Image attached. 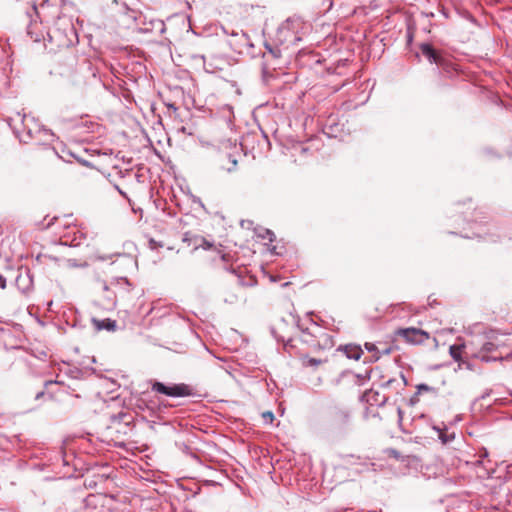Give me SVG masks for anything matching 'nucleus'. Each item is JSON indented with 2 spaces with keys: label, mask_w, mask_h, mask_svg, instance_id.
Returning <instances> with one entry per match:
<instances>
[{
  "label": "nucleus",
  "mask_w": 512,
  "mask_h": 512,
  "mask_svg": "<svg viewBox=\"0 0 512 512\" xmlns=\"http://www.w3.org/2000/svg\"><path fill=\"white\" fill-rule=\"evenodd\" d=\"M395 335L403 338L405 342L413 345L423 344L430 339V334L428 332L415 327L399 328L395 331Z\"/></svg>",
  "instance_id": "obj_1"
},
{
  "label": "nucleus",
  "mask_w": 512,
  "mask_h": 512,
  "mask_svg": "<svg viewBox=\"0 0 512 512\" xmlns=\"http://www.w3.org/2000/svg\"><path fill=\"white\" fill-rule=\"evenodd\" d=\"M152 390L171 397H186L193 394L192 388L184 383L166 386L161 382H154L152 384Z\"/></svg>",
  "instance_id": "obj_2"
},
{
  "label": "nucleus",
  "mask_w": 512,
  "mask_h": 512,
  "mask_svg": "<svg viewBox=\"0 0 512 512\" xmlns=\"http://www.w3.org/2000/svg\"><path fill=\"white\" fill-rule=\"evenodd\" d=\"M114 498L112 496L96 493L89 494L83 501L84 507L88 509H98L108 505Z\"/></svg>",
  "instance_id": "obj_3"
},
{
  "label": "nucleus",
  "mask_w": 512,
  "mask_h": 512,
  "mask_svg": "<svg viewBox=\"0 0 512 512\" xmlns=\"http://www.w3.org/2000/svg\"><path fill=\"white\" fill-rule=\"evenodd\" d=\"M422 54L431 62L437 65H443L442 55L435 50L430 44H422L420 46Z\"/></svg>",
  "instance_id": "obj_4"
},
{
  "label": "nucleus",
  "mask_w": 512,
  "mask_h": 512,
  "mask_svg": "<svg viewBox=\"0 0 512 512\" xmlns=\"http://www.w3.org/2000/svg\"><path fill=\"white\" fill-rule=\"evenodd\" d=\"M344 354L349 358L358 361L362 354L363 350L359 345L348 344L343 347Z\"/></svg>",
  "instance_id": "obj_5"
},
{
  "label": "nucleus",
  "mask_w": 512,
  "mask_h": 512,
  "mask_svg": "<svg viewBox=\"0 0 512 512\" xmlns=\"http://www.w3.org/2000/svg\"><path fill=\"white\" fill-rule=\"evenodd\" d=\"M92 323L97 330L106 329L108 331H115V329H116V321L111 320V319L99 320V319L93 318Z\"/></svg>",
  "instance_id": "obj_6"
},
{
  "label": "nucleus",
  "mask_w": 512,
  "mask_h": 512,
  "mask_svg": "<svg viewBox=\"0 0 512 512\" xmlns=\"http://www.w3.org/2000/svg\"><path fill=\"white\" fill-rule=\"evenodd\" d=\"M465 345L464 344H455L450 346L449 353L450 356L459 363V366H462V363H464L462 359V355L464 353Z\"/></svg>",
  "instance_id": "obj_7"
},
{
  "label": "nucleus",
  "mask_w": 512,
  "mask_h": 512,
  "mask_svg": "<svg viewBox=\"0 0 512 512\" xmlns=\"http://www.w3.org/2000/svg\"><path fill=\"white\" fill-rule=\"evenodd\" d=\"M237 165V160L230 155H226L220 159V167L228 172L232 171Z\"/></svg>",
  "instance_id": "obj_8"
},
{
  "label": "nucleus",
  "mask_w": 512,
  "mask_h": 512,
  "mask_svg": "<svg viewBox=\"0 0 512 512\" xmlns=\"http://www.w3.org/2000/svg\"><path fill=\"white\" fill-rule=\"evenodd\" d=\"M364 347L368 352L372 353L369 358V362H376L380 359V348L378 346L374 343L366 342Z\"/></svg>",
  "instance_id": "obj_9"
},
{
  "label": "nucleus",
  "mask_w": 512,
  "mask_h": 512,
  "mask_svg": "<svg viewBox=\"0 0 512 512\" xmlns=\"http://www.w3.org/2000/svg\"><path fill=\"white\" fill-rule=\"evenodd\" d=\"M324 362H326V360L309 357L307 355L302 357V364L306 367H317Z\"/></svg>",
  "instance_id": "obj_10"
},
{
  "label": "nucleus",
  "mask_w": 512,
  "mask_h": 512,
  "mask_svg": "<svg viewBox=\"0 0 512 512\" xmlns=\"http://www.w3.org/2000/svg\"><path fill=\"white\" fill-rule=\"evenodd\" d=\"M262 417H263V419H264L265 421H267L268 423H272V422H273V420H274V415H273V413H272V412H270V411L264 412V413L262 414Z\"/></svg>",
  "instance_id": "obj_11"
},
{
  "label": "nucleus",
  "mask_w": 512,
  "mask_h": 512,
  "mask_svg": "<svg viewBox=\"0 0 512 512\" xmlns=\"http://www.w3.org/2000/svg\"><path fill=\"white\" fill-rule=\"evenodd\" d=\"M392 352V347L388 345H384L382 348H380V356L381 355H389Z\"/></svg>",
  "instance_id": "obj_12"
},
{
  "label": "nucleus",
  "mask_w": 512,
  "mask_h": 512,
  "mask_svg": "<svg viewBox=\"0 0 512 512\" xmlns=\"http://www.w3.org/2000/svg\"><path fill=\"white\" fill-rule=\"evenodd\" d=\"M46 155L50 158L58 159V154L54 149H46Z\"/></svg>",
  "instance_id": "obj_13"
},
{
  "label": "nucleus",
  "mask_w": 512,
  "mask_h": 512,
  "mask_svg": "<svg viewBox=\"0 0 512 512\" xmlns=\"http://www.w3.org/2000/svg\"><path fill=\"white\" fill-rule=\"evenodd\" d=\"M494 344L491 342H487L483 345V350L486 352H491L494 349Z\"/></svg>",
  "instance_id": "obj_14"
},
{
  "label": "nucleus",
  "mask_w": 512,
  "mask_h": 512,
  "mask_svg": "<svg viewBox=\"0 0 512 512\" xmlns=\"http://www.w3.org/2000/svg\"><path fill=\"white\" fill-rule=\"evenodd\" d=\"M387 453H388L389 457H393V458H396V459L399 458V453L396 450H394V449L388 450Z\"/></svg>",
  "instance_id": "obj_15"
},
{
  "label": "nucleus",
  "mask_w": 512,
  "mask_h": 512,
  "mask_svg": "<svg viewBox=\"0 0 512 512\" xmlns=\"http://www.w3.org/2000/svg\"><path fill=\"white\" fill-rule=\"evenodd\" d=\"M378 392L369 391L365 393V396L367 397V401H370L372 397L378 396Z\"/></svg>",
  "instance_id": "obj_16"
},
{
  "label": "nucleus",
  "mask_w": 512,
  "mask_h": 512,
  "mask_svg": "<svg viewBox=\"0 0 512 512\" xmlns=\"http://www.w3.org/2000/svg\"><path fill=\"white\" fill-rule=\"evenodd\" d=\"M6 288V279L0 274V289Z\"/></svg>",
  "instance_id": "obj_17"
},
{
  "label": "nucleus",
  "mask_w": 512,
  "mask_h": 512,
  "mask_svg": "<svg viewBox=\"0 0 512 512\" xmlns=\"http://www.w3.org/2000/svg\"><path fill=\"white\" fill-rule=\"evenodd\" d=\"M418 393H421V391H428L430 388L427 385L421 384L417 387Z\"/></svg>",
  "instance_id": "obj_18"
},
{
  "label": "nucleus",
  "mask_w": 512,
  "mask_h": 512,
  "mask_svg": "<svg viewBox=\"0 0 512 512\" xmlns=\"http://www.w3.org/2000/svg\"><path fill=\"white\" fill-rule=\"evenodd\" d=\"M58 33H59V30L56 29L53 31L52 34H49L50 40L53 41V39L57 36Z\"/></svg>",
  "instance_id": "obj_19"
},
{
  "label": "nucleus",
  "mask_w": 512,
  "mask_h": 512,
  "mask_svg": "<svg viewBox=\"0 0 512 512\" xmlns=\"http://www.w3.org/2000/svg\"><path fill=\"white\" fill-rule=\"evenodd\" d=\"M71 43L70 40H67L66 42L62 43V44H59V46H69Z\"/></svg>",
  "instance_id": "obj_20"
},
{
  "label": "nucleus",
  "mask_w": 512,
  "mask_h": 512,
  "mask_svg": "<svg viewBox=\"0 0 512 512\" xmlns=\"http://www.w3.org/2000/svg\"><path fill=\"white\" fill-rule=\"evenodd\" d=\"M169 107L173 108L174 110H176V107H174V105H170Z\"/></svg>",
  "instance_id": "obj_21"
}]
</instances>
